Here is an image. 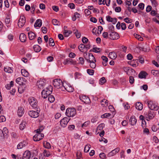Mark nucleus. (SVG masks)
I'll return each mask as SVG.
<instances>
[{
	"label": "nucleus",
	"instance_id": "bb28decb",
	"mask_svg": "<svg viewBox=\"0 0 159 159\" xmlns=\"http://www.w3.org/2000/svg\"><path fill=\"white\" fill-rule=\"evenodd\" d=\"M108 57L112 59H114L116 57V55L115 52H111L109 53Z\"/></svg>",
	"mask_w": 159,
	"mask_h": 159
},
{
	"label": "nucleus",
	"instance_id": "a19ab883",
	"mask_svg": "<svg viewBox=\"0 0 159 159\" xmlns=\"http://www.w3.org/2000/svg\"><path fill=\"white\" fill-rule=\"evenodd\" d=\"M111 115V114L110 113H107L102 115L101 116V117L102 118H106L110 116Z\"/></svg>",
	"mask_w": 159,
	"mask_h": 159
},
{
	"label": "nucleus",
	"instance_id": "cd10ccee",
	"mask_svg": "<svg viewBox=\"0 0 159 159\" xmlns=\"http://www.w3.org/2000/svg\"><path fill=\"white\" fill-rule=\"evenodd\" d=\"M42 21L41 20L38 19L37 20L34 24V26L35 27H40L42 25Z\"/></svg>",
	"mask_w": 159,
	"mask_h": 159
},
{
	"label": "nucleus",
	"instance_id": "c9c22d12",
	"mask_svg": "<svg viewBox=\"0 0 159 159\" xmlns=\"http://www.w3.org/2000/svg\"><path fill=\"white\" fill-rule=\"evenodd\" d=\"M48 100L51 102H53L55 101V98L52 95H50L48 97Z\"/></svg>",
	"mask_w": 159,
	"mask_h": 159
},
{
	"label": "nucleus",
	"instance_id": "f03ea898",
	"mask_svg": "<svg viewBox=\"0 0 159 159\" xmlns=\"http://www.w3.org/2000/svg\"><path fill=\"white\" fill-rule=\"evenodd\" d=\"M53 84L54 87L57 89L62 88L64 85V84L62 81L59 79H56L54 80Z\"/></svg>",
	"mask_w": 159,
	"mask_h": 159
},
{
	"label": "nucleus",
	"instance_id": "72a5a7b5",
	"mask_svg": "<svg viewBox=\"0 0 159 159\" xmlns=\"http://www.w3.org/2000/svg\"><path fill=\"white\" fill-rule=\"evenodd\" d=\"M85 48V45L84 44H81L79 46V49L82 52H84V49Z\"/></svg>",
	"mask_w": 159,
	"mask_h": 159
},
{
	"label": "nucleus",
	"instance_id": "ea45409f",
	"mask_svg": "<svg viewBox=\"0 0 159 159\" xmlns=\"http://www.w3.org/2000/svg\"><path fill=\"white\" fill-rule=\"evenodd\" d=\"M43 153L44 156L48 157L50 155L49 152L48 151V150H44Z\"/></svg>",
	"mask_w": 159,
	"mask_h": 159
},
{
	"label": "nucleus",
	"instance_id": "3c124183",
	"mask_svg": "<svg viewBox=\"0 0 159 159\" xmlns=\"http://www.w3.org/2000/svg\"><path fill=\"white\" fill-rule=\"evenodd\" d=\"M100 48H93V51L95 52H100Z\"/></svg>",
	"mask_w": 159,
	"mask_h": 159
},
{
	"label": "nucleus",
	"instance_id": "680f3d73",
	"mask_svg": "<svg viewBox=\"0 0 159 159\" xmlns=\"http://www.w3.org/2000/svg\"><path fill=\"white\" fill-rule=\"evenodd\" d=\"M144 5L143 3H140L139 5V7L141 10H143L144 8Z\"/></svg>",
	"mask_w": 159,
	"mask_h": 159
},
{
	"label": "nucleus",
	"instance_id": "0e129e2a",
	"mask_svg": "<svg viewBox=\"0 0 159 159\" xmlns=\"http://www.w3.org/2000/svg\"><path fill=\"white\" fill-rule=\"evenodd\" d=\"M103 37L104 38H107L108 37V33L106 32H104L102 34Z\"/></svg>",
	"mask_w": 159,
	"mask_h": 159
},
{
	"label": "nucleus",
	"instance_id": "c03bdc74",
	"mask_svg": "<svg viewBox=\"0 0 159 159\" xmlns=\"http://www.w3.org/2000/svg\"><path fill=\"white\" fill-rule=\"evenodd\" d=\"M134 36L136 38L138 39L139 40L141 41L143 40V38L140 35L137 34H134Z\"/></svg>",
	"mask_w": 159,
	"mask_h": 159
},
{
	"label": "nucleus",
	"instance_id": "6e6d98bb",
	"mask_svg": "<svg viewBox=\"0 0 159 159\" xmlns=\"http://www.w3.org/2000/svg\"><path fill=\"white\" fill-rule=\"evenodd\" d=\"M121 27L122 30H125L126 29V24L124 23H122L121 24Z\"/></svg>",
	"mask_w": 159,
	"mask_h": 159
},
{
	"label": "nucleus",
	"instance_id": "ddd939ff",
	"mask_svg": "<svg viewBox=\"0 0 159 159\" xmlns=\"http://www.w3.org/2000/svg\"><path fill=\"white\" fill-rule=\"evenodd\" d=\"M28 114L31 117L36 118L39 116V113L36 111H29Z\"/></svg>",
	"mask_w": 159,
	"mask_h": 159
},
{
	"label": "nucleus",
	"instance_id": "6ab92c4d",
	"mask_svg": "<svg viewBox=\"0 0 159 159\" xmlns=\"http://www.w3.org/2000/svg\"><path fill=\"white\" fill-rule=\"evenodd\" d=\"M148 74L145 71H141L139 74V77L140 79H145Z\"/></svg>",
	"mask_w": 159,
	"mask_h": 159
},
{
	"label": "nucleus",
	"instance_id": "412c9836",
	"mask_svg": "<svg viewBox=\"0 0 159 159\" xmlns=\"http://www.w3.org/2000/svg\"><path fill=\"white\" fill-rule=\"evenodd\" d=\"M24 109L21 107H19L17 110V114L20 116H21L24 114Z\"/></svg>",
	"mask_w": 159,
	"mask_h": 159
},
{
	"label": "nucleus",
	"instance_id": "dca6fc26",
	"mask_svg": "<svg viewBox=\"0 0 159 159\" xmlns=\"http://www.w3.org/2000/svg\"><path fill=\"white\" fill-rule=\"evenodd\" d=\"M89 58L88 59L85 58L86 60L88 62H92L95 61L96 62V60L95 59L93 55L91 53H89Z\"/></svg>",
	"mask_w": 159,
	"mask_h": 159
},
{
	"label": "nucleus",
	"instance_id": "39448f33",
	"mask_svg": "<svg viewBox=\"0 0 159 159\" xmlns=\"http://www.w3.org/2000/svg\"><path fill=\"white\" fill-rule=\"evenodd\" d=\"M8 131L6 127H4L2 130L0 129V139H3L7 136Z\"/></svg>",
	"mask_w": 159,
	"mask_h": 159
},
{
	"label": "nucleus",
	"instance_id": "37998d69",
	"mask_svg": "<svg viewBox=\"0 0 159 159\" xmlns=\"http://www.w3.org/2000/svg\"><path fill=\"white\" fill-rule=\"evenodd\" d=\"M90 122L89 121H87L85 122L82 125V128H84L86 127L88 125L90 124Z\"/></svg>",
	"mask_w": 159,
	"mask_h": 159
},
{
	"label": "nucleus",
	"instance_id": "9d476101",
	"mask_svg": "<svg viewBox=\"0 0 159 159\" xmlns=\"http://www.w3.org/2000/svg\"><path fill=\"white\" fill-rule=\"evenodd\" d=\"M44 137L43 134H36L33 137V139L34 141H38L42 139Z\"/></svg>",
	"mask_w": 159,
	"mask_h": 159
},
{
	"label": "nucleus",
	"instance_id": "0eeeda50",
	"mask_svg": "<svg viewBox=\"0 0 159 159\" xmlns=\"http://www.w3.org/2000/svg\"><path fill=\"white\" fill-rule=\"evenodd\" d=\"M23 157L25 159H33V154H32L30 151L26 150L23 154Z\"/></svg>",
	"mask_w": 159,
	"mask_h": 159
},
{
	"label": "nucleus",
	"instance_id": "9b49d317",
	"mask_svg": "<svg viewBox=\"0 0 159 159\" xmlns=\"http://www.w3.org/2000/svg\"><path fill=\"white\" fill-rule=\"evenodd\" d=\"M79 98L85 103L89 104L90 102V100L89 97L85 95L80 96Z\"/></svg>",
	"mask_w": 159,
	"mask_h": 159
},
{
	"label": "nucleus",
	"instance_id": "423d86ee",
	"mask_svg": "<svg viewBox=\"0 0 159 159\" xmlns=\"http://www.w3.org/2000/svg\"><path fill=\"white\" fill-rule=\"evenodd\" d=\"M148 105L149 108L152 110L156 111L159 109V107L157 105L153 103L152 101H150L148 102Z\"/></svg>",
	"mask_w": 159,
	"mask_h": 159
},
{
	"label": "nucleus",
	"instance_id": "49530a36",
	"mask_svg": "<svg viewBox=\"0 0 159 159\" xmlns=\"http://www.w3.org/2000/svg\"><path fill=\"white\" fill-rule=\"evenodd\" d=\"M87 72L89 75H93L94 73V70L92 69H88Z\"/></svg>",
	"mask_w": 159,
	"mask_h": 159
},
{
	"label": "nucleus",
	"instance_id": "4468645a",
	"mask_svg": "<svg viewBox=\"0 0 159 159\" xmlns=\"http://www.w3.org/2000/svg\"><path fill=\"white\" fill-rule=\"evenodd\" d=\"M45 80H42L38 81L36 83V85L38 88L40 89H43L45 85Z\"/></svg>",
	"mask_w": 159,
	"mask_h": 159
},
{
	"label": "nucleus",
	"instance_id": "052dcab7",
	"mask_svg": "<svg viewBox=\"0 0 159 159\" xmlns=\"http://www.w3.org/2000/svg\"><path fill=\"white\" fill-rule=\"evenodd\" d=\"M106 19L107 20L108 22H111L112 21V20H113V18H111L109 16H106Z\"/></svg>",
	"mask_w": 159,
	"mask_h": 159
},
{
	"label": "nucleus",
	"instance_id": "473e14b6",
	"mask_svg": "<svg viewBox=\"0 0 159 159\" xmlns=\"http://www.w3.org/2000/svg\"><path fill=\"white\" fill-rule=\"evenodd\" d=\"M4 70L6 72L8 73H12L13 72V70L10 67H8L7 68H4Z\"/></svg>",
	"mask_w": 159,
	"mask_h": 159
},
{
	"label": "nucleus",
	"instance_id": "4d7b16f0",
	"mask_svg": "<svg viewBox=\"0 0 159 159\" xmlns=\"http://www.w3.org/2000/svg\"><path fill=\"white\" fill-rule=\"evenodd\" d=\"M41 30L43 34H46L47 32V28L45 27H42Z\"/></svg>",
	"mask_w": 159,
	"mask_h": 159
},
{
	"label": "nucleus",
	"instance_id": "a18cd8bd",
	"mask_svg": "<svg viewBox=\"0 0 159 159\" xmlns=\"http://www.w3.org/2000/svg\"><path fill=\"white\" fill-rule=\"evenodd\" d=\"M52 22L53 24L54 25H59V22L56 19H53L52 20Z\"/></svg>",
	"mask_w": 159,
	"mask_h": 159
},
{
	"label": "nucleus",
	"instance_id": "f704fd0d",
	"mask_svg": "<svg viewBox=\"0 0 159 159\" xmlns=\"http://www.w3.org/2000/svg\"><path fill=\"white\" fill-rule=\"evenodd\" d=\"M43 146L45 148L49 149L51 148L50 144L48 142H45L43 143Z\"/></svg>",
	"mask_w": 159,
	"mask_h": 159
},
{
	"label": "nucleus",
	"instance_id": "20e7f679",
	"mask_svg": "<svg viewBox=\"0 0 159 159\" xmlns=\"http://www.w3.org/2000/svg\"><path fill=\"white\" fill-rule=\"evenodd\" d=\"M76 114V110L74 108H68L66 112V115L69 118L70 117H73Z\"/></svg>",
	"mask_w": 159,
	"mask_h": 159
},
{
	"label": "nucleus",
	"instance_id": "338daca9",
	"mask_svg": "<svg viewBox=\"0 0 159 159\" xmlns=\"http://www.w3.org/2000/svg\"><path fill=\"white\" fill-rule=\"evenodd\" d=\"M90 21L94 23H96L97 21V20L93 17L90 18Z\"/></svg>",
	"mask_w": 159,
	"mask_h": 159
},
{
	"label": "nucleus",
	"instance_id": "b1692460",
	"mask_svg": "<svg viewBox=\"0 0 159 159\" xmlns=\"http://www.w3.org/2000/svg\"><path fill=\"white\" fill-rule=\"evenodd\" d=\"M101 58L103 60L102 63L104 66H106L107 64V62L108 61V58L105 56H102L101 57Z\"/></svg>",
	"mask_w": 159,
	"mask_h": 159
},
{
	"label": "nucleus",
	"instance_id": "f8f14e48",
	"mask_svg": "<svg viewBox=\"0 0 159 159\" xmlns=\"http://www.w3.org/2000/svg\"><path fill=\"white\" fill-rule=\"evenodd\" d=\"M109 38L112 40L117 39L119 38L118 34L115 32H111L109 34Z\"/></svg>",
	"mask_w": 159,
	"mask_h": 159
},
{
	"label": "nucleus",
	"instance_id": "58836bf2",
	"mask_svg": "<svg viewBox=\"0 0 159 159\" xmlns=\"http://www.w3.org/2000/svg\"><path fill=\"white\" fill-rule=\"evenodd\" d=\"M106 81L104 77H102L100 79L99 83L101 84H102L106 82Z\"/></svg>",
	"mask_w": 159,
	"mask_h": 159
},
{
	"label": "nucleus",
	"instance_id": "f257e3e1",
	"mask_svg": "<svg viewBox=\"0 0 159 159\" xmlns=\"http://www.w3.org/2000/svg\"><path fill=\"white\" fill-rule=\"evenodd\" d=\"M52 88L51 86H49V88H46L43 89L42 92L41 94L42 97L45 98L50 95L52 92Z\"/></svg>",
	"mask_w": 159,
	"mask_h": 159
},
{
	"label": "nucleus",
	"instance_id": "f3484780",
	"mask_svg": "<svg viewBox=\"0 0 159 159\" xmlns=\"http://www.w3.org/2000/svg\"><path fill=\"white\" fill-rule=\"evenodd\" d=\"M63 88L64 89L69 92H71L73 91L74 89L71 86H69L68 84H64Z\"/></svg>",
	"mask_w": 159,
	"mask_h": 159
},
{
	"label": "nucleus",
	"instance_id": "4c0bfd02",
	"mask_svg": "<svg viewBox=\"0 0 159 159\" xmlns=\"http://www.w3.org/2000/svg\"><path fill=\"white\" fill-rule=\"evenodd\" d=\"M49 43L50 46H54L55 43L54 41L52 38H50L49 39Z\"/></svg>",
	"mask_w": 159,
	"mask_h": 159
},
{
	"label": "nucleus",
	"instance_id": "e433bc0d",
	"mask_svg": "<svg viewBox=\"0 0 159 159\" xmlns=\"http://www.w3.org/2000/svg\"><path fill=\"white\" fill-rule=\"evenodd\" d=\"M105 125L104 123H101L98 125L97 128V130H102L103 127H104Z\"/></svg>",
	"mask_w": 159,
	"mask_h": 159
},
{
	"label": "nucleus",
	"instance_id": "a211bd4d",
	"mask_svg": "<svg viewBox=\"0 0 159 159\" xmlns=\"http://www.w3.org/2000/svg\"><path fill=\"white\" fill-rule=\"evenodd\" d=\"M70 63L73 65H75L76 64V61H74L72 59L70 58H68L66 59L63 63L64 65H66Z\"/></svg>",
	"mask_w": 159,
	"mask_h": 159
},
{
	"label": "nucleus",
	"instance_id": "4be33fe9",
	"mask_svg": "<svg viewBox=\"0 0 159 159\" xmlns=\"http://www.w3.org/2000/svg\"><path fill=\"white\" fill-rule=\"evenodd\" d=\"M143 104L139 102L136 103V108L139 110H141L143 108Z\"/></svg>",
	"mask_w": 159,
	"mask_h": 159
},
{
	"label": "nucleus",
	"instance_id": "2eb2a0df",
	"mask_svg": "<svg viewBox=\"0 0 159 159\" xmlns=\"http://www.w3.org/2000/svg\"><path fill=\"white\" fill-rule=\"evenodd\" d=\"M27 145V143L25 141H23L17 145V149H21L24 148Z\"/></svg>",
	"mask_w": 159,
	"mask_h": 159
},
{
	"label": "nucleus",
	"instance_id": "e2e57ef3",
	"mask_svg": "<svg viewBox=\"0 0 159 159\" xmlns=\"http://www.w3.org/2000/svg\"><path fill=\"white\" fill-rule=\"evenodd\" d=\"M88 41V39L85 37H84L82 39V41L84 43H87Z\"/></svg>",
	"mask_w": 159,
	"mask_h": 159
},
{
	"label": "nucleus",
	"instance_id": "09e8293b",
	"mask_svg": "<svg viewBox=\"0 0 159 159\" xmlns=\"http://www.w3.org/2000/svg\"><path fill=\"white\" fill-rule=\"evenodd\" d=\"M16 81L17 84L20 85L22 83L21 78L18 77L17 78L16 80Z\"/></svg>",
	"mask_w": 159,
	"mask_h": 159
},
{
	"label": "nucleus",
	"instance_id": "774afa93",
	"mask_svg": "<svg viewBox=\"0 0 159 159\" xmlns=\"http://www.w3.org/2000/svg\"><path fill=\"white\" fill-rule=\"evenodd\" d=\"M152 129L153 131H156L157 130V127L155 125H153L152 127Z\"/></svg>",
	"mask_w": 159,
	"mask_h": 159
},
{
	"label": "nucleus",
	"instance_id": "603ef678",
	"mask_svg": "<svg viewBox=\"0 0 159 159\" xmlns=\"http://www.w3.org/2000/svg\"><path fill=\"white\" fill-rule=\"evenodd\" d=\"M75 30H76V31L75 32V35H76V37L77 38H80V35H81L80 33L78 32L77 30L76 29Z\"/></svg>",
	"mask_w": 159,
	"mask_h": 159
},
{
	"label": "nucleus",
	"instance_id": "c85d7f7f",
	"mask_svg": "<svg viewBox=\"0 0 159 159\" xmlns=\"http://www.w3.org/2000/svg\"><path fill=\"white\" fill-rule=\"evenodd\" d=\"M33 48L34 51L37 52H39L41 49L40 47L38 45H34Z\"/></svg>",
	"mask_w": 159,
	"mask_h": 159
},
{
	"label": "nucleus",
	"instance_id": "2f4dec72",
	"mask_svg": "<svg viewBox=\"0 0 159 159\" xmlns=\"http://www.w3.org/2000/svg\"><path fill=\"white\" fill-rule=\"evenodd\" d=\"M21 73L22 75L25 77H28L29 75L28 72L25 69H22L21 70Z\"/></svg>",
	"mask_w": 159,
	"mask_h": 159
},
{
	"label": "nucleus",
	"instance_id": "69168bd1",
	"mask_svg": "<svg viewBox=\"0 0 159 159\" xmlns=\"http://www.w3.org/2000/svg\"><path fill=\"white\" fill-rule=\"evenodd\" d=\"M153 5L155 7H156L157 5V4L156 0H150Z\"/></svg>",
	"mask_w": 159,
	"mask_h": 159
},
{
	"label": "nucleus",
	"instance_id": "6e6552de",
	"mask_svg": "<svg viewBox=\"0 0 159 159\" xmlns=\"http://www.w3.org/2000/svg\"><path fill=\"white\" fill-rule=\"evenodd\" d=\"M25 18L24 15L20 16V18L18 21V25L19 27H22L25 25Z\"/></svg>",
	"mask_w": 159,
	"mask_h": 159
},
{
	"label": "nucleus",
	"instance_id": "393cba45",
	"mask_svg": "<svg viewBox=\"0 0 159 159\" xmlns=\"http://www.w3.org/2000/svg\"><path fill=\"white\" fill-rule=\"evenodd\" d=\"M27 123L26 121L23 120L20 125V130H23L25 127Z\"/></svg>",
	"mask_w": 159,
	"mask_h": 159
},
{
	"label": "nucleus",
	"instance_id": "8fccbe9b",
	"mask_svg": "<svg viewBox=\"0 0 159 159\" xmlns=\"http://www.w3.org/2000/svg\"><path fill=\"white\" fill-rule=\"evenodd\" d=\"M124 21L126 23H129L131 22V20L129 18L127 17L124 19Z\"/></svg>",
	"mask_w": 159,
	"mask_h": 159
},
{
	"label": "nucleus",
	"instance_id": "1a4fd4ad",
	"mask_svg": "<svg viewBox=\"0 0 159 159\" xmlns=\"http://www.w3.org/2000/svg\"><path fill=\"white\" fill-rule=\"evenodd\" d=\"M70 120V119L69 117H64L60 121L61 125L62 127H65Z\"/></svg>",
	"mask_w": 159,
	"mask_h": 159
},
{
	"label": "nucleus",
	"instance_id": "7ed1b4c3",
	"mask_svg": "<svg viewBox=\"0 0 159 159\" xmlns=\"http://www.w3.org/2000/svg\"><path fill=\"white\" fill-rule=\"evenodd\" d=\"M28 102L30 106L34 108L38 109V104L37 100L33 97H30L28 99Z\"/></svg>",
	"mask_w": 159,
	"mask_h": 159
},
{
	"label": "nucleus",
	"instance_id": "864d4df0",
	"mask_svg": "<svg viewBox=\"0 0 159 159\" xmlns=\"http://www.w3.org/2000/svg\"><path fill=\"white\" fill-rule=\"evenodd\" d=\"M79 60L80 61L79 64H80L81 65H83L84 64V60L83 57H80L79 58Z\"/></svg>",
	"mask_w": 159,
	"mask_h": 159
},
{
	"label": "nucleus",
	"instance_id": "de8ad7c7",
	"mask_svg": "<svg viewBox=\"0 0 159 159\" xmlns=\"http://www.w3.org/2000/svg\"><path fill=\"white\" fill-rule=\"evenodd\" d=\"M6 119L3 116H0V122H4L6 121Z\"/></svg>",
	"mask_w": 159,
	"mask_h": 159
},
{
	"label": "nucleus",
	"instance_id": "13d9d810",
	"mask_svg": "<svg viewBox=\"0 0 159 159\" xmlns=\"http://www.w3.org/2000/svg\"><path fill=\"white\" fill-rule=\"evenodd\" d=\"M99 157L102 159H105V155L104 153H101L99 155Z\"/></svg>",
	"mask_w": 159,
	"mask_h": 159
},
{
	"label": "nucleus",
	"instance_id": "5701e85b",
	"mask_svg": "<svg viewBox=\"0 0 159 159\" xmlns=\"http://www.w3.org/2000/svg\"><path fill=\"white\" fill-rule=\"evenodd\" d=\"M29 38L30 40L34 39L36 36L35 34L32 32L30 31L28 33Z\"/></svg>",
	"mask_w": 159,
	"mask_h": 159
},
{
	"label": "nucleus",
	"instance_id": "7c9ffc66",
	"mask_svg": "<svg viewBox=\"0 0 159 159\" xmlns=\"http://www.w3.org/2000/svg\"><path fill=\"white\" fill-rule=\"evenodd\" d=\"M72 33L71 31L67 30H64L63 34L65 37H67L69 36L70 34Z\"/></svg>",
	"mask_w": 159,
	"mask_h": 159
},
{
	"label": "nucleus",
	"instance_id": "bf43d9fd",
	"mask_svg": "<svg viewBox=\"0 0 159 159\" xmlns=\"http://www.w3.org/2000/svg\"><path fill=\"white\" fill-rule=\"evenodd\" d=\"M134 77L132 76H130L129 77V82L131 84H133L134 82Z\"/></svg>",
	"mask_w": 159,
	"mask_h": 159
},
{
	"label": "nucleus",
	"instance_id": "5fc2aeb1",
	"mask_svg": "<svg viewBox=\"0 0 159 159\" xmlns=\"http://www.w3.org/2000/svg\"><path fill=\"white\" fill-rule=\"evenodd\" d=\"M36 7V6L34 4L31 6V11L32 13H34Z\"/></svg>",
	"mask_w": 159,
	"mask_h": 159
},
{
	"label": "nucleus",
	"instance_id": "a878e982",
	"mask_svg": "<svg viewBox=\"0 0 159 159\" xmlns=\"http://www.w3.org/2000/svg\"><path fill=\"white\" fill-rule=\"evenodd\" d=\"M20 39L22 42H25L26 39V37L25 34L24 33H21L19 37Z\"/></svg>",
	"mask_w": 159,
	"mask_h": 159
},
{
	"label": "nucleus",
	"instance_id": "79ce46f5",
	"mask_svg": "<svg viewBox=\"0 0 159 159\" xmlns=\"http://www.w3.org/2000/svg\"><path fill=\"white\" fill-rule=\"evenodd\" d=\"M95 61L89 62L90 63V66L92 68L94 69L95 68L96 65L95 63Z\"/></svg>",
	"mask_w": 159,
	"mask_h": 159
},
{
	"label": "nucleus",
	"instance_id": "c756f323",
	"mask_svg": "<svg viewBox=\"0 0 159 159\" xmlns=\"http://www.w3.org/2000/svg\"><path fill=\"white\" fill-rule=\"evenodd\" d=\"M119 152V150H113L110 152L108 153V155L109 156H113L115 155L116 153L118 152Z\"/></svg>",
	"mask_w": 159,
	"mask_h": 159
},
{
	"label": "nucleus",
	"instance_id": "aec40b11",
	"mask_svg": "<svg viewBox=\"0 0 159 159\" xmlns=\"http://www.w3.org/2000/svg\"><path fill=\"white\" fill-rule=\"evenodd\" d=\"M129 122L131 125H135L137 122V120L135 119L134 116H132L130 119Z\"/></svg>",
	"mask_w": 159,
	"mask_h": 159
}]
</instances>
